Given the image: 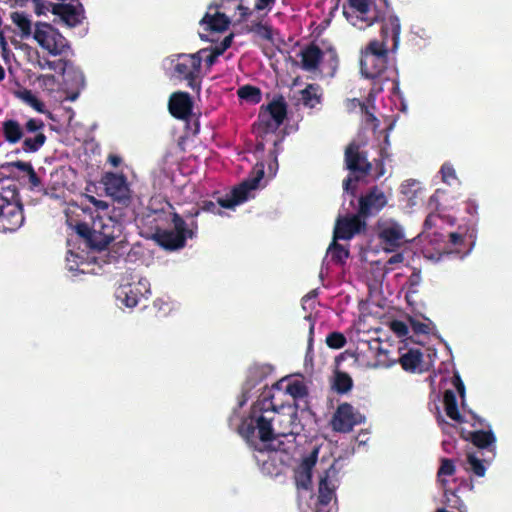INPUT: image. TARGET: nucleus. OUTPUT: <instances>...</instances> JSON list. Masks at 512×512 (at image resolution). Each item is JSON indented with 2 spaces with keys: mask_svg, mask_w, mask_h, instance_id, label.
<instances>
[{
  "mask_svg": "<svg viewBox=\"0 0 512 512\" xmlns=\"http://www.w3.org/2000/svg\"><path fill=\"white\" fill-rule=\"evenodd\" d=\"M450 419L456 421V422H463V416L461 415L458 405H457V399L454 393L450 390Z\"/></svg>",
  "mask_w": 512,
  "mask_h": 512,
  "instance_id": "42",
  "label": "nucleus"
},
{
  "mask_svg": "<svg viewBox=\"0 0 512 512\" xmlns=\"http://www.w3.org/2000/svg\"><path fill=\"white\" fill-rule=\"evenodd\" d=\"M232 38L233 34H230L227 37H225L224 40L219 45H216L212 49H202L199 52H197L195 56H198L200 58V63L202 62V60H204L208 66H212L215 63L217 57L222 55L224 51L231 46Z\"/></svg>",
  "mask_w": 512,
  "mask_h": 512,
  "instance_id": "28",
  "label": "nucleus"
},
{
  "mask_svg": "<svg viewBox=\"0 0 512 512\" xmlns=\"http://www.w3.org/2000/svg\"><path fill=\"white\" fill-rule=\"evenodd\" d=\"M228 18L235 23L244 21L249 15V8L243 5L242 0H220L216 5Z\"/></svg>",
  "mask_w": 512,
  "mask_h": 512,
  "instance_id": "24",
  "label": "nucleus"
},
{
  "mask_svg": "<svg viewBox=\"0 0 512 512\" xmlns=\"http://www.w3.org/2000/svg\"><path fill=\"white\" fill-rule=\"evenodd\" d=\"M391 330L398 336V337H405L408 334V326L398 320H394L390 323Z\"/></svg>",
  "mask_w": 512,
  "mask_h": 512,
  "instance_id": "44",
  "label": "nucleus"
},
{
  "mask_svg": "<svg viewBox=\"0 0 512 512\" xmlns=\"http://www.w3.org/2000/svg\"><path fill=\"white\" fill-rule=\"evenodd\" d=\"M379 235L386 250H393L406 242L403 228L394 220H383L379 225Z\"/></svg>",
  "mask_w": 512,
  "mask_h": 512,
  "instance_id": "16",
  "label": "nucleus"
},
{
  "mask_svg": "<svg viewBox=\"0 0 512 512\" xmlns=\"http://www.w3.org/2000/svg\"><path fill=\"white\" fill-rule=\"evenodd\" d=\"M347 107L349 109H354L356 107H360L362 111L365 110L367 112V107L364 104H362L358 99H355V98L347 101Z\"/></svg>",
  "mask_w": 512,
  "mask_h": 512,
  "instance_id": "52",
  "label": "nucleus"
},
{
  "mask_svg": "<svg viewBox=\"0 0 512 512\" xmlns=\"http://www.w3.org/2000/svg\"><path fill=\"white\" fill-rule=\"evenodd\" d=\"M230 23L228 15H225L218 7L210 6L205 16L200 22V25L204 30H210L214 32L224 31Z\"/></svg>",
  "mask_w": 512,
  "mask_h": 512,
  "instance_id": "21",
  "label": "nucleus"
},
{
  "mask_svg": "<svg viewBox=\"0 0 512 512\" xmlns=\"http://www.w3.org/2000/svg\"><path fill=\"white\" fill-rule=\"evenodd\" d=\"M465 210L469 213V214H472L474 211H475V207L472 206L470 203H465Z\"/></svg>",
  "mask_w": 512,
  "mask_h": 512,
  "instance_id": "58",
  "label": "nucleus"
},
{
  "mask_svg": "<svg viewBox=\"0 0 512 512\" xmlns=\"http://www.w3.org/2000/svg\"><path fill=\"white\" fill-rule=\"evenodd\" d=\"M476 242V229L470 225L450 233V258L463 259L473 249Z\"/></svg>",
  "mask_w": 512,
  "mask_h": 512,
  "instance_id": "12",
  "label": "nucleus"
},
{
  "mask_svg": "<svg viewBox=\"0 0 512 512\" xmlns=\"http://www.w3.org/2000/svg\"><path fill=\"white\" fill-rule=\"evenodd\" d=\"M263 30H264L263 35H264L265 37H267V38H270V30H269V29H267V28H263Z\"/></svg>",
  "mask_w": 512,
  "mask_h": 512,
  "instance_id": "63",
  "label": "nucleus"
},
{
  "mask_svg": "<svg viewBox=\"0 0 512 512\" xmlns=\"http://www.w3.org/2000/svg\"><path fill=\"white\" fill-rule=\"evenodd\" d=\"M277 386L280 391L291 396L294 400L303 399L307 395L305 383L298 378L282 379Z\"/></svg>",
  "mask_w": 512,
  "mask_h": 512,
  "instance_id": "27",
  "label": "nucleus"
},
{
  "mask_svg": "<svg viewBox=\"0 0 512 512\" xmlns=\"http://www.w3.org/2000/svg\"><path fill=\"white\" fill-rule=\"evenodd\" d=\"M108 161L112 166L116 167L121 163V158L117 155H110Z\"/></svg>",
  "mask_w": 512,
  "mask_h": 512,
  "instance_id": "53",
  "label": "nucleus"
},
{
  "mask_svg": "<svg viewBox=\"0 0 512 512\" xmlns=\"http://www.w3.org/2000/svg\"><path fill=\"white\" fill-rule=\"evenodd\" d=\"M461 436L463 439L471 441L475 447L481 450V456H484V453H488L492 457L495 456L496 437L492 431L477 430L468 431L467 433L462 431Z\"/></svg>",
  "mask_w": 512,
  "mask_h": 512,
  "instance_id": "18",
  "label": "nucleus"
},
{
  "mask_svg": "<svg viewBox=\"0 0 512 512\" xmlns=\"http://www.w3.org/2000/svg\"><path fill=\"white\" fill-rule=\"evenodd\" d=\"M107 195L119 202L130 199L131 191L126 178L122 174L108 172L102 178Z\"/></svg>",
  "mask_w": 512,
  "mask_h": 512,
  "instance_id": "15",
  "label": "nucleus"
},
{
  "mask_svg": "<svg viewBox=\"0 0 512 512\" xmlns=\"http://www.w3.org/2000/svg\"><path fill=\"white\" fill-rule=\"evenodd\" d=\"M173 76L179 80H188L189 86L193 87L194 79L200 71V58L195 54L179 55L173 61Z\"/></svg>",
  "mask_w": 512,
  "mask_h": 512,
  "instance_id": "14",
  "label": "nucleus"
},
{
  "mask_svg": "<svg viewBox=\"0 0 512 512\" xmlns=\"http://www.w3.org/2000/svg\"><path fill=\"white\" fill-rule=\"evenodd\" d=\"M343 13L348 22L358 29L371 26L379 17L374 0H348Z\"/></svg>",
  "mask_w": 512,
  "mask_h": 512,
  "instance_id": "6",
  "label": "nucleus"
},
{
  "mask_svg": "<svg viewBox=\"0 0 512 512\" xmlns=\"http://www.w3.org/2000/svg\"><path fill=\"white\" fill-rule=\"evenodd\" d=\"M204 209H205V210H207V211H211V212H213V213H219V214H220V212H219V211H218V209H217L216 204H214L213 202H209V203H207V204L205 205V208H204Z\"/></svg>",
  "mask_w": 512,
  "mask_h": 512,
  "instance_id": "56",
  "label": "nucleus"
},
{
  "mask_svg": "<svg viewBox=\"0 0 512 512\" xmlns=\"http://www.w3.org/2000/svg\"><path fill=\"white\" fill-rule=\"evenodd\" d=\"M277 455L278 453L277 452H268V459L267 460H263V469L267 472V473H273L268 465H269V462H274L277 458Z\"/></svg>",
  "mask_w": 512,
  "mask_h": 512,
  "instance_id": "51",
  "label": "nucleus"
},
{
  "mask_svg": "<svg viewBox=\"0 0 512 512\" xmlns=\"http://www.w3.org/2000/svg\"><path fill=\"white\" fill-rule=\"evenodd\" d=\"M33 39L51 55H60L67 48L65 37L51 24L36 22L33 27Z\"/></svg>",
  "mask_w": 512,
  "mask_h": 512,
  "instance_id": "7",
  "label": "nucleus"
},
{
  "mask_svg": "<svg viewBox=\"0 0 512 512\" xmlns=\"http://www.w3.org/2000/svg\"><path fill=\"white\" fill-rule=\"evenodd\" d=\"M364 420L365 417L351 404L342 403L335 410L330 424L334 431L348 433L356 425L363 423Z\"/></svg>",
  "mask_w": 512,
  "mask_h": 512,
  "instance_id": "10",
  "label": "nucleus"
},
{
  "mask_svg": "<svg viewBox=\"0 0 512 512\" xmlns=\"http://www.w3.org/2000/svg\"><path fill=\"white\" fill-rule=\"evenodd\" d=\"M441 175H442V179L445 181L446 180V170H445V165L442 166L441 168Z\"/></svg>",
  "mask_w": 512,
  "mask_h": 512,
  "instance_id": "61",
  "label": "nucleus"
},
{
  "mask_svg": "<svg viewBox=\"0 0 512 512\" xmlns=\"http://www.w3.org/2000/svg\"><path fill=\"white\" fill-rule=\"evenodd\" d=\"M346 164L350 170L366 171L369 163L359 153V145L351 143L346 149Z\"/></svg>",
  "mask_w": 512,
  "mask_h": 512,
  "instance_id": "30",
  "label": "nucleus"
},
{
  "mask_svg": "<svg viewBox=\"0 0 512 512\" xmlns=\"http://www.w3.org/2000/svg\"><path fill=\"white\" fill-rule=\"evenodd\" d=\"M52 14L58 16L68 27H76L84 20V9L81 4H60L52 6Z\"/></svg>",
  "mask_w": 512,
  "mask_h": 512,
  "instance_id": "19",
  "label": "nucleus"
},
{
  "mask_svg": "<svg viewBox=\"0 0 512 512\" xmlns=\"http://www.w3.org/2000/svg\"><path fill=\"white\" fill-rule=\"evenodd\" d=\"M78 259H79V256L72 252H70L67 255L66 261H67V266H68L69 270H76V269L80 268V266L83 263L79 262Z\"/></svg>",
  "mask_w": 512,
  "mask_h": 512,
  "instance_id": "45",
  "label": "nucleus"
},
{
  "mask_svg": "<svg viewBox=\"0 0 512 512\" xmlns=\"http://www.w3.org/2000/svg\"><path fill=\"white\" fill-rule=\"evenodd\" d=\"M11 20L20 30L22 38H27L33 35L32 23L27 15L16 11L11 13Z\"/></svg>",
  "mask_w": 512,
  "mask_h": 512,
  "instance_id": "36",
  "label": "nucleus"
},
{
  "mask_svg": "<svg viewBox=\"0 0 512 512\" xmlns=\"http://www.w3.org/2000/svg\"><path fill=\"white\" fill-rule=\"evenodd\" d=\"M300 429L295 405L282 406L277 410L273 401L264 397L253 405L250 417L242 422L239 432L253 443L257 438L266 442L276 436L294 435Z\"/></svg>",
  "mask_w": 512,
  "mask_h": 512,
  "instance_id": "1",
  "label": "nucleus"
},
{
  "mask_svg": "<svg viewBox=\"0 0 512 512\" xmlns=\"http://www.w3.org/2000/svg\"><path fill=\"white\" fill-rule=\"evenodd\" d=\"M5 139L9 143H17L23 136V130L20 124L15 120H6L2 125Z\"/></svg>",
  "mask_w": 512,
  "mask_h": 512,
  "instance_id": "34",
  "label": "nucleus"
},
{
  "mask_svg": "<svg viewBox=\"0 0 512 512\" xmlns=\"http://www.w3.org/2000/svg\"><path fill=\"white\" fill-rule=\"evenodd\" d=\"M401 32V24L400 20L395 15H388L383 22L381 37L382 41L380 43H385V46L388 47L389 39L392 41L391 48L393 50L397 49L399 44V36Z\"/></svg>",
  "mask_w": 512,
  "mask_h": 512,
  "instance_id": "23",
  "label": "nucleus"
},
{
  "mask_svg": "<svg viewBox=\"0 0 512 512\" xmlns=\"http://www.w3.org/2000/svg\"><path fill=\"white\" fill-rule=\"evenodd\" d=\"M89 200L100 211V214L93 219L91 226H88L86 223H76L74 225L70 218L67 219V222L84 238L87 245L101 250L121 235L123 228L120 221L122 211L120 209H113L109 212L107 202L97 200L93 196H89Z\"/></svg>",
  "mask_w": 512,
  "mask_h": 512,
  "instance_id": "3",
  "label": "nucleus"
},
{
  "mask_svg": "<svg viewBox=\"0 0 512 512\" xmlns=\"http://www.w3.org/2000/svg\"><path fill=\"white\" fill-rule=\"evenodd\" d=\"M455 389L456 391L458 392L460 398H461V405H462V408L465 409V406H466V403H465V395H466V389H465V385L462 382H460L459 384H456L455 386Z\"/></svg>",
  "mask_w": 512,
  "mask_h": 512,
  "instance_id": "49",
  "label": "nucleus"
},
{
  "mask_svg": "<svg viewBox=\"0 0 512 512\" xmlns=\"http://www.w3.org/2000/svg\"><path fill=\"white\" fill-rule=\"evenodd\" d=\"M319 449L314 448L309 454L303 456L295 468V482L298 488L310 490L312 488V471L318 467V499L321 504L327 505L335 499V492L339 485V468L337 460L331 456H323L318 461Z\"/></svg>",
  "mask_w": 512,
  "mask_h": 512,
  "instance_id": "2",
  "label": "nucleus"
},
{
  "mask_svg": "<svg viewBox=\"0 0 512 512\" xmlns=\"http://www.w3.org/2000/svg\"><path fill=\"white\" fill-rule=\"evenodd\" d=\"M450 382L452 383L453 386L462 382V379H461L458 371L453 372V377L450 379Z\"/></svg>",
  "mask_w": 512,
  "mask_h": 512,
  "instance_id": "55",
  "label": "nucleus"
},
{
  "mask_svg": "<svg viewBox=\"0 0 512 512\" xmlns=\"http://www.w3.org/2000/svg\"><path fill=\"white\" fill-rule=\"evenodd\" d=\"M401 193L409 206H415L422 196V186L416 180H406L401 185Z\"/></svg>",
  "mask_w": 512,
  "mask_h": 512,
  "instance_id": "31",
  "label": "nucleus"
},
{
  "mask_svg": "<svg viewBox=\"0 0 512 512\" xmlns=\"http://www.w3.org/2000/svg\"><path fill=\"white\" fill-rule=\"evenodd\" d=\"M400 363L405 371L421 373L428 368L429 363L423 358L418 349H410L400 358Z\"/></svg>",
  "mask_w": 512,
  "mask_h": 512,
  "instance_id": "26",
  "label": "nucleus"
},
{
  "mask_svg": "<svg viewBox=\"0 0 512 512\" xmlns=\"http://www.w3.org/2000/svg\"><path fill=\"white\" fill-rule=\"evenodd\" d=\"M286 108L282 101H273L260 113L258 130L261 135L274 132L283 122Z\"/></svg>",
  "mask_w": 512,
  "mask_h": 512,
  "instance_id": "13",
  "label": "nucleus"
},
{
  "mask_svg": "<svg viewBox=\"0 0 512 512\" xmlns=\"http://www.w3.org/2000/svg\"><path fill=\"white\" fill-rule=\"evenodd\" d=\"M337 240H334L333 239V242L330 244L329 248H328V254L331 255V257L339 262H342L343 260H345L347 257H348V250L337 244L336 243Z\"/></svg>",
  "mask_w": 512,
  "mask_h": 512,
  "instance_id": "40",
  "label": "nucleus"
},
{
  "mask_svg": "<svg viewBox=\"0 0 512 512\" xmlns=\"http://www.w3.org/2000/svg\"><path fill=\"white\" fill-rule=\"evenodd\" d=\"M449 175H450V179H452V178H456V176H455V171H454L453 169H451V168H450Z\"/></svg>",
  "mask_w": 512,
  "mask_h": 512,
  "instance_id": "64",
  "label": "nucleus"
},
{
  "mask_svg": "<svg viewBox=\"0 0 512 512\" xmlns=\"http://www.w3.org/2000/svg\"><path fill=\"white\" fill-rule=\"evenodd\" d=\"M333 387L339 393H346L352 387V379L346 373L337 372L334 377Z\"/></svg>",
  "mask_w": 512,
  "mask_h": 512,
  "instance_id": "37",
  "label": "nucleus"
},
{
  "mask_svg": "<svg viewBox=\"0 0 512 512\" xmlns=\"http://www.w3.org/2000/svg\"><path fill=\"white\" fill-rule=\"evenodd\" d=\"M13 94L17 99L33 108L35 111L39 113H46L44 104L32 93V91L26 88H19L15 90Z\"/></svg>",
  "mask_w": 512,
  "mask_h": 512,
  "instance_id": "32",
  "label": "nucleus"
},
{
  "mask_svg": "<svg viewBox=\"0 0 512 512\" xmlns=\"http://www.w3.org/2000/svg\"><path fill=\"white\" fill-rule=\"evenodd\" d=\"M402 261V256L400 254L394 255L389 259L390 264L398 263Z\"/></svg>",
  "mask_w": 512,
  "mask_h": 512,
  "instance_id": "57",
  "label": "nucleus"
},
{
  "mask_svg": "<svg viewBox=\"0 0 512 512\" xmlns=\"http://www.w3.org/2000/svg\"><path fill=\"white\" fill-rule=\"evenodd\" d=\"M168 107L174 117L185 119L192 111V101L188 93L179 91L170 96Z\"/></svg>",
  "mask_w": 512,
  "mask_h": 512,
  "instance_id": "22",
  "label": "nucleus"
},
{
  "mask_svg": "<svg viewBox=\"0 0 512 512\" xmlns=\"http://www.w3.org/2000/svg\"><path fill=\"white\" fill-rule=\"evenodd\" d=\"M41 80L44 85H52L55 82V78L52 75H45L41 77Z\"/></svg>",
  "mask_w": 512,
  "mask_h": 512,
  "instance_id": "54",
  "label": "nucleus"
},
{
  "mask_svg": "<svg viewBox=\"0 0 512 512\" xmlns=\"http://www.w3.org/2000/svg\"><path fill=\"white\" fill-rule=\"evenodd\" d=\"M150 291V283L145 278L132 277L131 281H123L116 290L117 301L127 308L135 307L140 298Z\"/></svg>",
  "mask_w": 512,
  "mask_h": 512,
  "instance_id": "9",
  "label": "nucleus"
},
{
  "mask_svg": "<svg viewBox=\"0 0 512 512\" xmlns=\"http://www.w3.org/2000/svg\"><path fill=\"white\" fill-rule=\"evenodd\" d=\"M240 98L248 100L252 103H258L260 101V91L252 86H244L238 90Z\"/></svg>",
  "mask_w": 512,
  "mask_h": 512,
  "instance_id": "39",
  "label": "nucleus"
},
{
  "mask_svg": "<svg viewBox=\"0 0 512 512\" xmlns=\"http://www.w3.org/2000/svg\"><path fill=\"white\" fill-rule=\"evenodd\" d=\"M274 3H275V0H256L255 9H257V10L271 9V7Z\"/></svg>",
  "mask_w": 512,
  "mask_h": 512,
  "instance_id": "50",
  "label": "nucleus"
},
{
  "mask_svg": "<svg viewBox=\"0 0 512 512\" xmlns=\"http://www.w3.org/2000/svg\"><path fill=\"white\" fill-rule=\"evenodd\" d=\"M431 386L433 394L438 393L437 397L439 398L440 395L442 397L439 399V404H435V410L439 424L442 426V430L445 431V416H448V389L445 387V377L443 375H435L431 379Z\"/></svg>",
  "mask_w": 512,
  "mask_h": 512,
  "instance_id": "17",
  "label": "nucleus"
},
{
  "mask_svg": "<svg viewBox=\"0 0 512 512\" xmlns=\"http://www.w3.org/2000/svg\"><path fill=\"white\" fill-rule=\"evenodd\" d=\"M494 457L487 456L480 458L476 453H468L466 461V470L472 471L476 476L483 477L486 472L484 462H490Z\"/></svg>",
  "mask_w": 512,
  "mask_h": 512,
  "instance_id": "33",
  "label": "nucleus"
},
{
  "mask_svg": "<svg viewBox=\"0 0 512 512\" xmlns=\"http://www.w3.org/2000/svg\"><path fill=\"white\" fill-rule=\"evenodd\" d=\"M173 224L172 230H163L156 234L158 243L170 250L183 247L186 239L193 235L191 230L185 228V222L179 216H174Z\"/></svg>",
  "mask_w": 512,
  "mask_h": 512,
  "instance_id": "11",
  "label": "nucleus"
},
{
  "mask_svg": "<svg viewBox=\"0 0 512 512\" xmlns=\"http://www.w3.org/2000/svg\"><path fill=\"white\" fill-rule=\"evenodd\" d=\"M351 178H348L347 180L344 181V190L345 191H348L350 189V184H351Z\"/></svg>",
  "mask_w": 512,
  "mask_h": 512,
  "instance_id": "59",
  "label": "nucleus"
},
{
  "mask_svg": "<svg viewBox=\"0 0 512 512\" xmlns=\"http://www.w3.org/2000/svg\"><path fill=\"white\" fill-rule=\"evenodd\" d=\"M326 343L330 348L340 349L345 345L346 339L343 334L334 332L327 336Z\"/></svg>",
  "mask_w": 512,
  "mask_h": 512,
  "instance_id": "41",
  "label": "nucleus"
},
{
  "mask_svg": "<svg viewBox=\"0 0 512 512\" xmlns=\"http://www.w3.org/2000/svg\"><path fill=\"white\" fill-rule=\"evenodd\" d=\"M362 226L363 222L356 215L343 218L339 217L334 228V240H348L358 233Z\"/></svg>",
  "mask_w": 512,
  "mask_h": 512,
  "instance_id": "20",
  "label": "nucleus"
},
{
  "mask_svg": "<svg viewBox=\"0 0 512 512\" xmlns=\"http://www.w3.org/2000/svg\"><path fill=\"white\" fill-rule=\"evenodd\" d=\"M301 101L306 107L314 108L320 103L321 91L317 85H308L301 90Z\"/></svg>",
  "mask_w": 512,
  "mask_h": 512,
  "instance_id": "35",
  "label": "nucleus"
},
{
  "mask_svg": "<svg viewBox=\"0 0 512 512\" xmlns=\"http://www.w3.org/2000/svg\"><path fill=\"white\" fill-rule=\"evenodd\" d=\"M300 55L302 68L307 71L316 70L323 58L322 51L314 45L304 48Z\"/></svg>",
  "mask_w": 512,
  "mask_h": 512,
  "instance_id": "29",
  "label": "nucleus"
},
{
  "mask_svg": "<svg viewBox=\"0 0 512 512\" xmlns=\"http://www.w3.org/2000/svg\"><path fill=\"white\" fill-rule=\"evenodd\" d=\"M409 323H410L411 328L416 333H423L424 334V333H428L429 332L428 325L425 324V323H422V322H419V321H416V320H413V319H410Z\"/></svg>",
  "mask_w": 512,
  "mask_h": 512,
  "instance_id": "46",
  "label": "nucleus"
},
{
  "mask_svg": "<svg viewBox=\"0 0 512 512\" xmlns=\"http://www.w3.org/2000/svg\"><path fill=\"white\" fill-rule=\"evenodd\" d=\"M264 176V165L257 164L252 176L235 187L230 195L220 198L218 204L225 209L234 210L236 206L255 196V191L260 187V181Z\"/></svg>",
  "mask_w": 512,
  "mask_h": 512,
  "instance_id": "5",
  "label": "nucleus"
},
{
  "mask_svg": "<svg viewBox=\"0 0 512 512\" xmlns=\"http://www.w3.org/2000/svg\"><path fill=\"white\" fill-rule=\"evenodd\" d=\"M34 3V11L38 16L46 15L47 12H52V6H55V3L48 2L45 0L33 2Z\"/></svg>",
  "mask_w": 512,
  "mask_h": 512,
  "instance_id": "43",
  "label": "nucleus"
},
{
  "mask_svg": "<svg viewBox=\"0 0 512 512\" xmlns=\"http://www.w3.org/2000/svg\"><path fill=\"white\" fill-rule=\"evenodd\" d=\"M455 472V466L453 464V462L450 460V470H449V473H450V476H452Z\"/></svg>",
  "mask_w": 512,
  "mask_h": 512,
  "instance_id": "60",
  "label": "nucleus"
},
{
  "mask_svg": "<svg viewBox=\"0 0 512 512\" xmlns=\"http://www.w3.org/2000/svg\"><path fill=\"white\" fill-rule=\"evenodd\" d=\"M4 76H5L4 69H3V67L0 65V81L4 79Z\"/></svg>",
  "mask_w": 512,
  "mask_h": 512,
  "instance_id": "62",
  "label": "nucleus"
},
{
  "mask_svg": "<svg viewBox=\"0 0 512 512\" xmlns=\"http://www.w3.org/2000/svg\"><path fill=\"white\" fill-rule=\"evenodd\" d=\"M448 474V460L443 459L441 467L438 472V480L442 485H445L446 482V475Z\"/></svg>",
  "mask_w": 512,
  "mask_h": 512,
  "instance_id": "47",
  "label": "nucleus"
},
{
  "mask_svg": "<svg viewBox=\"0 0 512 512\" xmlns=\"http://www.w3.org/2000/svg\"><path fill=\"white\" fill-rule=\"evenodd\" d=\"M22 204L13 185L0 184V227L15 231L23 225Z\"/></svg>",
  "mask_w": 512,
  "mask_h": 512,
  "instance_id": "4",
  "label": "nucleus"
},
{
  "mask_svg": "<svg viewBox=\"0 0 512 512\" xmlns=\"http://www.w3.org/2000/svg\"><path fill=\"white\" fill-rule=\"evenodd\" d=\"M387 52L385 43L371 41L361 57V73L367 78L379 76L386 68Z\"/></svg>",
  "mask_w": 512,
  "mask_h": 512,
  "instance_id": "8",
  "label": "nucleus"
},
{
  "mask_svg": "<svg viewBox=\"0 0 512 512\" xmlns=\"http://www.w3.org/2000/svg\"><path fill=\"white\" fill-rule=\"evenodd\" d=\"M46 137L42 132H38L35 137H27L23 142V149L26 152H36L44 145Z\"/></svg>",
  "mask_w": 512,
  "mask_h": 512,
  "instance_id": "38",
  "label": "nucleus"
},
{
  "mask_svg": "<svg viewBox=\"0 0 512 512\" xmlns=\"http://www.w3.org/2000/svg\"><path fill=\"white\" fill-rule=\"evenodd\" d=\"M43 127V123L41 121H37L35 119H30L26 123V130L28 132H38Z\"/></svg>",
  "mask_w": 512,
  "mask_h": 512,
  "instance_id": "48",
  "label": "nucleus"
},
{
  "mask_svg": "<svg viewBox=\"0 0 512 512\" xmlns=\"http://www.w3.org/2000/svg\"><path fill=\"white\" fill-rule=\"evenodd\" d=\"M387 204V197L378 190L373 189L365 197L360 200V213L363 215L379 212Z\"/></svg>",
  "mask_w": 512,
  "mask_h": 512,
  "instance_id": "25",
  "label": "nucleus"
}]
</instances>
